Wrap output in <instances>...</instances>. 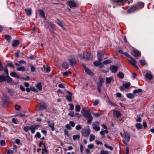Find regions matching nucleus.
I'll list each match as a JSON object with an SVG mask.
<instances>
[{"mask_svg": "<svg viewBox=\"0 0 154 154\" xmlns=\"http://www.w3.org/2000/svg\"><path fill=\"white\" fill-rule=\"evenodd\" d=\"M83 116L85 118L88 119L87 122L89 124L91 122L93 117L91 113L88 112H86L85 113L83 114Z\"/></svg>", "mask_w": 154, "mask_h": 154, "instance_id": "obj_1", "label": "nucleus"}, {"mask_svg": "<svg viewBox=\"0 0 154 154\" xmlns=\"http://www.w3.org/2000/svg\"><path fill=\"white\" fill-rule=\"evenodd\" d=\"M128 0H112V2L114 5H123Z\"/></svg>", "mask_w": 154, "mask_h": 154, "instance_id": "obj_2", "label": "nucleus"}, {"mask_svg": "<svg viewBox=\"0 0 154 154\" xmlns=\"http://www.w3.org/2000/svg\"><path fill=\"white\" fill-rule=\"evenodd\" d=\"M2 105L4 107H6L7 104L8 103L9 98L5 94H3L2 97Z\"/></svg>", "mask_w": 154, "mask_h": 154, "instance_id": "obj_3", "label": "nucleus"}, {"mask_svg": "<svg viewBox=\"0 0 154 154\" xmlns=\"http://www.w3.org/2000/svg\"><path fill=\"white\" fill-rule=\"evenodd\" d=\"M130 134L128 132H126L124 137V139L123 140V142L125 145H127L129 142L130 140Z\"/></svg>", "mask_w": 154, "mask_h": 154, "instance_id": "obj_4", "label": "nucleus"}, {"mask_svg": "<svg viewBox=\"0 0 154 154\" xmlns=\"http://www.w3.org/2000/svg\"><path fill=\"white\" fill-rule=\"evenodd\" d=\"M99 125L100 124L99 122H94L92 125L93 129L97 131H99L100 129Z\"/></svg>", "mask_w": 154, "mask_h": 154, "instance_id": "obj_5", "label": "nucleus"}, {"mask_svg": "<svg viewBox=\"0 0 154 154\" xmlns=\"http://www.w3.org/2000/svg\"><path fill=\"white\" fill-rule=\"evenodd\" d=\"M90 131L89 129L83 128L82 130V135L84 137H87L90 134Z\"/></svg>", "mask_w": 154, "mask_h": 154, "instance_id": "obj_6", "label": "nucleus"}, {"mask_svg": "<svg viewBox=\"0 0 154 154\" xmlns=\"http://www.w3.org/2000/svg\"><path fill=\"white\" fill-rule=\"evenodd\" d=\"M104 56V54L102 51H97V56L99 60L102 61Z\"/></svg>", "mask_w": 154, "mask_h": 154, "instance_id": "obj_7", "label": "nucleus"}, {"mask_svg": "<svg viewBox=\"0 0 154 154\" xmlns=\"http://www.w3.org/2000/svg\"><path fill=\"white\" fill-rule=\"evenodd\" d=\"M128 60L131 64L133 66L137 69L138 68V67L136 65L137 63V61L136 60L134 59L131 57L129 59H128Z\"/></svg>", "mask_w": 154, "mask_h": 154, "instance_id": "obj_8", "label": "nucleus"}, {"mask_svg": "<svg viewBox=\"0 0 154 154\" xmlns=\"http://www.w3.org/2000/svg\"><path fill=\"white\" fill-rule=\"evenodd\" d=\"M49 127L51 128V130L52 131H54L55 130V128L54 127V123L53 121H50L49 120L47 121Z\"/></svg>", "mask_w": 154, "mask_h": 154, "instance_id": "obj_9", "label": "nucleus"}, {"mask_svg": "<svg viewBox=\"0 0 154 154\" xmlns=\"http://www.w3.org/2000/svg\"><path fill=\"white\" fill-rule=\"evenodd\" d=\"M38 125H31L30 126V130H31V133L32 134H34L35 130L38 129Z\"/></svg>", "mask_w": 154, "mask_h": 154, "instance_id": "obj_10", "label": "nucleus"}, {"mask_svg": "<svg viewBox=\"0 0 154 154\" xmlns=\"http://www.w3.org/2000/svg\"><path fill=\"white\" fill-rule=\"evenodd\" d=\"M68 60L70 65L72 66H73L76 63V61L75 59L74 58L70 57L68 59Z\"/></svg>", "mask_w": 154, "mask_h": 154, "instance_id": "obj_11", "label": "nucleus"}, {"mask_svg": "<svg viewBox=\"0 0 154 154\" xmlns=\"http://www.w3.org/2000/svg\"><path fill=\"white\" fill-rule=\"evenodd\" d=\"M132 54L134 57H137L140 55H141V53L138 50L134 49L132 52Z\"/></svg>", "mask_w": 154, "mask_h": 154, "instance_id": "obj_12", "label": "nucleus"}, {"mask_svg": "<svg viewBox=\"0 0 154 154\" xmlns=\"http://www.w3.org/2000/svg\"><path fill=\"white\" fill-rule=\"evenodd\" d=\"M67 4L69 6L70 8L72 7H75L76 6L75 2L72 0H71L68 2H67Z\"/></svg>", "mask_w": 154, "mask_h": 154, "instance_id": "obj_13", "label": "nucleus"}, {"mask_svg": "<svg viewBox=\"0 0 154 154\" xmlns=\"http://www.w3.org/2000/svg\"><path fill=\"white\" fill-rule=\"evenodd\" d=\"M110 69L112 73H116L117 70V67L115 65H112L111 66Z\"/></svg>", "mask_w": 154, "mask_h": 154, "instance_id": "obj_14", "label": "nucleus"}, {"mask_svg": "<svg viewBox=\"0 0 154 154\" xmlns=\"http://www.w3.org/2000/svg\"><path fill=\"white\" fill-rule=\"evenodd\" d=\"M84 68L86 73L90 75H93V73L88 69L86 66H83Z\"/></svg>", "mask_w": 154, "mask_h": 154, "instance_id": "obj_15", "label": "nucleus"}, {"mask_svg": "<svg viewBox=\"0 0 154 154\" xmlns=\"http://www.w3.org/2000/svg\"><path fill=\"white\" fill-rule=\"evenodd\" d=\"M5 81H7L8 82L11 83L12 81V79L10 78L8 75L5 76Z\"/></svg>", "mask_w": 154, "mask_h": 154, "instance_id": "obj_16", "label": "nucleus"}, {"mask_svg": "<svg viewBox=\"0 0 154 154\" xmlns=\"http://www.w3.org/2000/svg\"><path fill=\"white\" fill-rule=\"evenodd\" d=\"M46 107L45 104L44 103H41L38 108V110H41L46 108Z\"/></svg>", "mask_w": 154, "mask_h": 154, "instance_id": "obj_17", "label": "nucleus"}, {"mask_svg": "<svg viewBox=\"0 0 154 154\" xmlns=\"http://www.w3.org/2000/svg\"><path fill=\"white\" fill-rule=\"evenodd\" d=\"M19 44V41L17 40H14L12 43V46L14 47H17Z\"/></svg>", "mask_w": 154, "mask_h": 154, "instance_id": "obj_18", "label": "nucleus"}, {"mask_svg": "<svg viewBox=\"0 0 154 154\" xmlns=\"http://www.w3.org/2000/svg\"><path fill=\"white\" fill-rule=\"evenodd\" d=\"M10 75L12 77L17 78V79H19L20 77L19 75L14 72H11L10 73Z\"/></svg>", "mask_w": 154, "mask_h": 154, "instance_id": "obj_19", "label": "nucleus"}, {"mask_svg": "<svg viewBox=\"0 0 154 154\" xmlns=\"http://www.w3.org/2000/svg\"><path fill=\"white\" fill-rule=\"evenodd\" d=\"M146 78L149 80H151L153 77V75L151 73H147L145 75Z\"/></svg>", "mask_w": 154, "mask_h": 154, "instance_id": "obj_20", "label": "nucleus"}, {"mask_svg": "<svg viewBox=\"0 0 154 154\" xmlns=\"http://www.w3.org/2000/svg\"><path fill=\"white\" fill-rule=\"evenodd\" d=\"M83 58L88 60L91 59V57L90 54L88 53H87L86 54H84Z\"/></svg>", "mask_w": 154, "mask_h": 154, "instance_id": "obj_21", "label": "nucleus"}, {"mask_svg": "<svg viewBox=\"0 0 154 154\" xmlns=\"http://www.w3.org/2000/svg\"><path fill=\"white\" fill-rule=\"evenodd\" d=\"M144 6V4L143 2H139L137 4V8H142Z\"/></svg>", "mask_w": 154, "mask_h": 154, "instance_id": "obj_22", "label": "nucleus"}, {"mask_svg": "<svg viewBox=\"0 0 154 154\" xmlns=\"http://www.w3.org/2000/svg\"><path fill=\"white\" fill-rule=\"evenodd\" d=\"M25 11L28 16H30L32 14V10L31 8L25 9Z\"/></svg>", "mask_w": 154, "mask_h": 154, "instance_id": "obj_23", "label": "nucleus"}, {"mask_svg": "<svg viewBox=\"0 0 154 154\" xmlns=\"http://www.w3.org/2000/svg\"><path fill=\"white\" fill-rule=\"evenodd\" d=\"M114 115H116L117 118H118L119 117L121 116V114L120 112L118 111H115L114 112Z\"/></svg>", "mask_w": 154, "mask_h": 154, "instance_id": "obj_24", "label": "nucleus"}, {"mask_svg": "<svg viewBox=\"0 0 154 154\" xmlns=\"http://www.w3.org/2000/svg\"><path fill=\"white\" fill-rule=\"evenodd\" d=\"M40 15L43 18H45V15L44 11L42 9H40L38 11Z\"/></svg>", "mask_w": 154, "mask_h": 154, "instance_id": "obj_25", "label": "nucleus"}, {"mask_svg": "<svg viewBox=\"0 0 154 154\" xmlns=\"http://www.w3.org/2000/svg\"><path fill=\"white\" fill-rule=\"evenodd\" d=\"M80 135L78 134L77 135H73V140L75 141L76 140H79L80 138Z\"/></svg>", "mask_w": 154, "mask_h": 154, "instance_id": "obj_26", "label": "nucleus"}, {"mask_svg": "<svg viewBox=\"0 0 154 154\" xmlns=\"http://www.w3.org/2000/svg\"><path fill=\"white\" fill-rule=\"evenodd\" d=\"M101 61L99 60L95 61L94 62V65L95 66H99L102 64Z\"/></svg>", "mask_w": 154, "mask_h": 154, "instance_id": "obj_27", "label": "nucleus"}, {"mask_svg": "<svg viewBox=\"0 0 154 154\" xmlns=\"http://www.w3.org/2000/svg\"><path fill=\"white\" fill-rule=\"evenodd\" d=\"M36 88L39 90H41L42 89V85L41 82L38 83L36 85Z\"/></svg>", "mask_w": 154, "mask_h": 154, "instance_id": "obj_28", "label": "nucleus"}, {"mask_svg": "<svg viewBox=\"0 0 154 154\" xmlns=\"http://www.w3.org/2000/svg\"><path fill=\"white\" fill-rule=\"evenodd\" d=\"M17 70L18 71H22V72H24L26 70V69L25 67L22 66L19 67H17Z\"/></svg>", "mask_w": 154, "mask_h": 154, "instance_id": "obj_29", "label": "nucleus"}, {"mask_svg": "<svg viewBox=\"0 0 154 154\" xmlns=\"http://www.w3.org/2000/svg\"><path fill=\"white\" fill-rule=\"evenodd\" d=\"M112 80H113L112 77H108L106 78V83L109 84Z\"/></svg>", "mask_w": 154, "mask_h": 154, "instance_id": "obj_30", "label": "nucleus"}, {"mask_svg": "<svg viewBox=\"0 0 154 154\" xmlns=\"http://www.w3.org/2000/svg\"><path fill=\"white\" fill-rule=\"evenodd\" d=\"M137 9V6L136 7H134L128 9V12L130 13L132 12L136 11Z\"/></svg>", "mask_w": 154, "mask_h": 154, "instance_id": "obj_31", "label": "nucleus"}, {"mask_svg": "<svg viewBox=\"0 0 154 154\" xmlns=\"http://www.w3.org/2000/svg\"><path fill=\"white\" fill-rule=\"evenodd\" d=\"M127 97L130 99H133L134 97V95L133 94L129 93L126 94Z\"/></svg>", "mask_w": 154, "mask_h": 154, "instance_id": "obj_32", "label": "nucleus"}, {"mask_svg": "<svg viewBox=\"0 0 154 154\" xmlns=\"http://www.w3.org/2000/svg\"><path fill=\"white\" fill-rule=\"evenodd\" d=\"M135 127L137 129H141L142 128V125L139 123H137L136 124Z\"/></svg>", "mask_w": 154, "mask_h": 154, "instance_id": "obj_33", "label": "nucleus"}, {"mask_svg": "<svg viewBox=\"0 0 154 154\" xmlns=\"http://www.w3.org/2000/svg\"><path fill=\"white\" fill-rule=\"evenodd\" d=\"M69 64L68 63L64 62L63 63L62 65V67L63 68L67 69L68 68Z\"/></svg>", "mask_w": 154, "mask_h": 154, "instance_id": "obj_34", "label": "nucleus"}, {"mask_svg": "<svg viewBox=\"0 0 154 154\" xmlns=\"http://www.w3.org/2000/svg\"><path fill=\"white\" fill-rule=\"evenodd\" d=\"M95 139V136L93 134H91L90 136L89 141L90 142H92Z\"/></svg>", "mask_w": 154, "mask_h": 154, "instance_id": "obj_35", "label": "nucleus"}, {"mask_svg": "<svg viewBox=\"0 0 154 154\" xmlns=\"http://www.w3.org/2000/svg\"><path fill=\"white\" fill-rule=\"evenodd\" d=\"M117 76L121 79H123L124 77V74L123 73L120 72L117 74Z\"/></svg>", "mask_w": 154, "mask_h": 154, "instance_id": "obj_36", "label": "nucleus"}, {"mask_svg": "<svg viewBox=\"0 0 154 154\" xmlns=\"http://www.w3.org/2000/svg\"><path fill=\"white\" fill-rule=\"evenodd\" d=\"M111 62V60L109 59H108L103 61V64L106 65L109 63H110Z\"/></svg>", "mask_w": 154, "mask_h": 154, "instance_id": "obj_37", "label": "nucleus"}, {"mask_svg": "<svg viewBox=\"0 0 154 154\" xmlns=\"http://www.w3.org/2000/svg\"><path fill=\"white\" fill-rule=\"evenodd\" d=\"M142 91V90L141 89L139 88L134 90L133 92L134 94H136L138 93L141 92Z\"/></svg>", "mask_w": 154, "mask_h": 154, "instance_id": "obj_38", "label": "nucleus"}, {"mask_svg": "<svg viewBox=\"0 0 154 154\" xmlns=\"http://www.w3.org/2000/svg\"><path fill=\"white\" fill-rule=\"evenodd\" d=\"M81 109V107L79 105H76L75 106V109L76 112H79Z\"/></svg>", "mask_w": 154, "mask_h": 154, "instance_id": "obj_39", "label": "nucleus"}, {"mask_svg": "<svg viewBox=\"0 0 154 154\" xmlns=\"http://www.w3.org/2000/svg\"><path fill=\"white\" fill-rule=\"evenodd\" d=\"M123 86L126 88H128L130 86V83L129 82L128 83H126L125 84H124Z\"/></svg>", "mask_w": 154, "mask_h": 154, "instance_id": "obj_40", "label": "nucleus"}, {"mask_svg": "<svg viewBox=\"0 0 154 154\" xmlns=\"http://www.w3.org/2000/svg\"><path fill=\"white\" fill-rule=\"evenodd\" d=\"M24 116V114L22 113H18L16 114L15 116H16L22 117H23Z\"/></svg>", "mask_w": 154, "mask_h": 154, "instance_id": "obj_41", "label": "nucleus"}, {"mask_svg": "<svg viewBox=\"0 0 154 154\" xmlns=\"http://www.w3.org/2000/svg\"><path fill=\"white\" fill-rule=\"evenodd\" d=\"M66 99L69 102H71L72 101V96H66Z\"/></svg>", "mask_w": 154, "mask_h": 154, "instance_id": "obj_42", "label": "nucleus"}, {"mask_svg": "<svg viewBox=\"0 0 154 154\" xmlns=\"http://www.w3.org/2000/svg\"><path fill=\"white\" fill-rule=\"evenodd\" d=\"M5 75H0V83L5 81Z\"/></svg>", "mask_w": 154, "mask_h": 154, "instance_id": "obj_43", "label": "nucleus"}, {"mask_svg": "<svg viewBox=\"0 0 154 154\" xmlns=\"http://www.w3.org/2000/svg\"><path fill=\"white\" fill-rule=\"evenodd\" d=\"M0 144L1 146H4L6 145V143L5 140H2L0 141Z\"/></svg>", "mask_w": 154, "mask_h": 154, "instance_id": "obj_44", "label": "nucleus"}, {"mask_svg": "<svg viewBox=\"0 0 154 154\" xmlns=\"http://www.w3.org/2000/svg\"><path fill=\"white\" fill-rule=\"evenodd\" d=\"M5 38L6 39L8 42H10L11 39V36L8 35H5Z\"/></svg>", "mask_w": 154, "mask_h": 154, "instance_id": "obj_45", "label": "nucleus"}, {"mask_svg": "<svg viewBox=\"0 0 154 154\" xmlns=\"http://www.w3.org/2000/svg\"><path fill=\"white\" fill-rule=\"evenodd\" d=\"M23 129L26 132H27L29 130H30V126H26L24 127Z\"/></svg>", "mask_w": 154, "mask_h": 154, "instance_id": "obj_46", "label": "nucleus"}, {"mask_svg": "<svg viewBox=\"0 0 154 154\" xmlns=\"http://www.w3.org/2000/svg\"><path fill=\"white\" fill-rule=\"evenodd\" d=\"M140 63L143 65H145L147 64L146 61L144 60H140Z\"/></svg>", "mask_w": 154, "mask_h": 154, "instance_id": "obj_47", "label": "nucleus"}, {"mask_svg": "<svg viewBox=\"0 0 154 154\" xmlns=\"http://www.w3.org/2000/svg\"><path fill=\"white\" fill-rule=\"evenodd\" d=\"M68 115L71 117H73L75 116L74 112L73 111L70 112L68 114Z\"/></svg>", "mask_w": 154, "mask_h": 154, "instance_id": "obj_48", "label": "nucleus"}, {"mask_svg": "<svg viewBox=\"0 0 154 154\" xmlns=\"http://www.w3.org/2000/svg\"><path fill=\"white\" fill-rule=\"evenodd\" d=\"M100 134L101 135V136L103 138H104L105 137V133L104 131H101L100 132Z\"/></svg>", "mask_w": 154, "mask_h": 154, "instance_id": "obj_49", "label": "nucleus"}, {"mask_svg": "<svg viewBox=\"0 0 154 154\" xmlns=\"http://www.w3.org/2000/svg\"><path fill=\"white\" fill-rule=\"evenodd\" d=\"M92 113L93 114V115L96 117H97L101 115V114L99 112H97L96 113L92 112Z\"/></svg>", "mask_w": 154, "mask_h": 154, "instance_id": "obj_50", "label": "nucleus"}, {"mask_svg": "<svg viewBox=\"0 0 154 154\" xmlns=\"http://www.w3.org/2000/svg\"><path fill=\"white\" fill-rule=\"evenodd\" d=\"M71 72L70 71H68V72H65L63 73V75L67 76L69 74H71Z\"/></svg>", "mask_w": 154, "mask_h": 154, "instance_id": "obj_51", "label": "nucleus"}, {"mask_svg": "<svg viewBox=\"0 0 154 154\" xmlns=\"http://www.w3.org/2000/svg\"><path fill=\"white\" fill-rule=\"evenodd\" d=\"M8 65L10 67L12 68H14V66L12 63L11 62H9L8 63Z\"/></svg>", "mask_w": 154, "mask_h": 154, "instance_id": "obj_52", "label": "nucleus"}, {"mask_svg": "<svg viewBox=\"0 0 154 154\" xmlns=\"http://www.w3.org/2000/svg\"><path fill=\"white\" fill-rule=\"evenodd\" d=\"M82 128V127L80 125H78L75 127V129L77 130H80Z\"/></svg>", "mask_w": 154, "mask_h": 154, "instance_id": "obj_53", "label": "nucleus"}, {"mask_svg": "<svg viewBox=\"0 0 154 154\" xmlns=\"http://www.w3.org/2000/svg\"><path fill=\"white\" fill-rule=\"evenodd\" d=\"M69 105L70 106V110H73L74 109V106L73 104L72 103H70L69 104Z\"/></svg>", "mask_w": 154, "mask_h": 154, "instance_id": "obj_54", "label": "nucleus"}, {"mask_svg": "<svg viewBox=\"0 0 154 154\" xmlns=\"http://www.w3.org/2000/svg\"><path fill=\"white\" fill-rule=\"evenodd\" d=\"M69 124L70 126L73 127L75 126V123L74 122L72 121H70L69 122Z\"/></svg>", "mask_w": 154, "mask_h": 154, "instance_id": "obj_55", "label": "nucleus"}, {"mask_svg": "<svg viewBox=\"0 0 154 154\" xmlns=\"http://www.w3.org/2000/svg\"><path fill=\"white\" fill-rule=\"evenodd\" d=\"M58 20L59 21V22H56V23H57L59 26H60L62 27H63L62 22L60 21L59 20Z\"/></svg>", "mask_w": 154, "mask_h": 154, "instance_id": "obj_56", "label": "nucleus"}, {"mask_svg": "<svg viewBox=\"0 0 154 154\" xmlns=\"http://www.w3.org/2000/svg\"><path fill=\"white\" fill-rule=\"evenodd\" d=\"M12 122L13 123L15 124H17V119L14 118L12 119Z\"/></svg>", "mask_w": 154, "mask_h": 154, "instance_id": "obj_57", "label": "nucleus"}, {"mask_svg": "<svg viewBox=\"0 0 154 154\" xmlns=\"http://www.w3.org/2000/svg\"><path fill=\"white\" fill-rule=\"evenodd\" d=\"M35 137H36L38 138H40L41 137V135L40 133L39 132H37L35 135Z\"/></svg>", "mask_w": 154, "mask_h": 154, "instance_id": "obj_58", "label": "nucleus"}, {"mask_svg": "<svg viewBox=\"0 0 154 154\" xmlns=\"http://www.w3.org/2000/svg\"><path fill=\"white\" fill-rule=\"evenodd\" d=\"M65 128L69 130L72 129V128L71 127L69 124H67L65 125Z\"/></svg>", "mask_w": 154, "mask_h": 154, "instance_id": "obj_59", "label": "nucleus"}, {"mask_svg": "<svg viewBox=\"0 0 154 154\" xmlns=\"http://www.w3.org/2000/svg\"><path fill=\"white\" fill-rule=\"evenodd\" d=\"M7 154H11L14 152V151L11 150H6Z\"/></svg>", "mask_w": 154, "mask_h": 154, "instance_id": "obj_60", "label": "nucleus"}, {"mask_svg": "<svg viewBox=\"0 0 154 154\" xmlns=\"http://www.w3.org/2000/svg\"><path fill=\"white\" fill-rule=\"evenodd\" d=\"M94 147V145L93 144H91L88 145V147L89 149H91L93 148Z\"/></svg>", "mask_w": 154, "mask_h": 154, "instance_id": "obj_61", "label": "nucleus"}, {"mask_svg": "<svg viewBox=\"0 0 154 154\" xmlns=\"http://www.w3.org/2000/svg\"><path fill=\"white\" fill-rule=\"evenodd\" d=\"M30 89L31 91H34L35 92H37L38 91L34 87H30Z\"/></svg>", "mask_w": 154, "mask_h": 154, "instance_id": "obj_62", "label": "nucleus"}, {"mask_svg": "<svg viewBox=\"0 0 154 154\" xmlns=\"http://www.w3.org/2000/svg\"><path fill=\"white\" fill-rule=\"evenodd\" d=\"M35 68L34 66H31V70L32 72H34L35 71Z\"/></svg>", "mask_w": 154, "mask_h": 154, "instance_id": "obj_63", "label": "nucleus"}, {"mask_svg": "<svg viewBox=\"0 0 154 154\" xmlns=\"http://www.w3.org/2000/svg\"><path fill=\"white\" fill-rule=\"evenodd\" d=\"M99 102V101L98 100H96L94 102V105L96 106L98 104Z\"/></svg>", "mask_w": 154, "mask_h": 154, "instance_id": "obj_64", "label": "nucleus"}]
</instances>
